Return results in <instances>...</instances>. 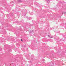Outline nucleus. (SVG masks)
<instances>
[{"instance_id":"obj_8","label":"nucleus","mask_w":66,"mask_h":66,"mask_svg":"<svg viewBox=\"0 0 66 66\" xmlns=\"http://www.w3.org/2000/svg\"><path fill=\"white\" fill-rule=\"evenodd\" d=\"M21 41H22V39H21Z\"/></svg>"},{"instance_id":"obj_4","label":"nucleus","mask_w":66,"mask_h":66,"mask_svg":"<svg viewBox=\"0 0 66 66\" xmlns=\"http://www.w3.org/2000/svg\"><path fill=\"white\" fill-rule=\"evenodd\" d=\"M29 63H31V61H29Z\"/></svg>"},{"instance_id":"obj_7","label":"nucleus","mask_w":66,"mask_h":66,"mask_svg":"<svg viewBox=\"0 0 66 66\" xmlns=\"http://www.w3.org/2000/svg\"><path fill=\"white\" fill-rule=\"evenodd\" d=\"M0 50H2V49H0Z\"/></svg>"},{"instance_id":"obj_3","label":"nucleus","mask_w":66,"mask_h":66,"mask_svg":"<svg viewBox=\"0 0 66 66\" xmlns=\"http://www.w3.org/2000/svg\"><path fill=\"white\" fill-rule=\"evenodd\" d=\"M46 1H47L48 2H50L49 0H46Z\"/></svg>"},{"instance_id":"obj_6","label":"nucleus","mask_w":66,"mask_h":66,"mask_svg":"<svg viewBox=\"0 0 66 66\" xmlns=\"http://www.w3.org/2000/svg\"><path fill=\"white\" fill-rule=\"evenodd\" d=\"M30 32H33V30H32V31H30Z\"/></svg>"},{"instance_id":"obj_2","label":"nucleus","mask_w":66,"mask_h":66,"mask_svg":"<svg viewBox=\"0 0 66 66\" xmlns=\"http://www.w3.org/2000/svg\"><path fill=\"white\" fill-rule=\"evenodd\" d=\"M18 2H21V0H19L18 1Z\"/></svg>"},{"instance_id":"obj_5","label":"nucleus","mask_w":66,"mask_h":66,"mask_svg":"<svg viewBox=\"0 0 66 66\" xmlns=\"http://www.w3.org/2000/svg\"><path fill=\"white\" fill-rule=\"evenodd\" d=\"M64 14H65V13H66V12H64Z\"/></svg>"},{"instance_id":"obj_1","label":"nucleus","mask_w":66,"mask_h":66,"mask_svg":"<svg viewBox=\"0 0 66 66\" xmlns=\"http://www.w3.org/2000/svg\"><path fill=\"white\" fill-rule=\"evenodd\" d=\"M48 37H50V38H53V36L50 37V36L49 35H48Z\"/></svg>"}]
</instances>
